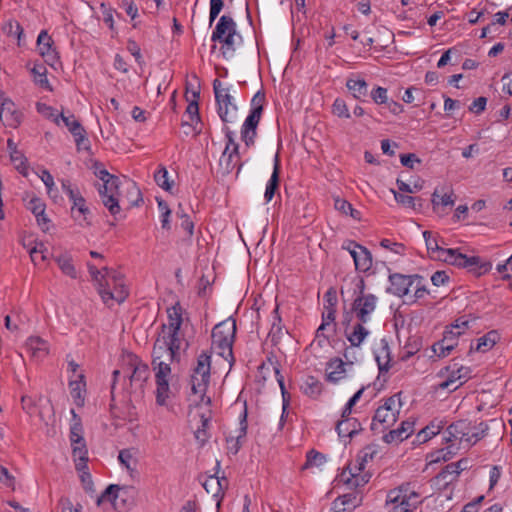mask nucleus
<instances>
[{
  "mask_svg": "<svg viewBox=\"0 0 512 512\" xmlns=\"http://www.w3.org/2000/svg\"><path fill=\"white\" fill-rule=\"evenodd\" d=\"M87 266H88V270H89V273H90L93 281L97 285L98 291L101 286L102 287L109 286L110 279H111V276L114 273V271L109 270L107 267H104L102 270L105 272V274H102V271L99 270L93 264L88 263Z\"/></svg>",
  "mask_w": 512,
  "mask_h": 512,
  "instance_id": "38",
  "label": "nucleus"
},
{
  "mask_svg": "<svg viewBox=\"0 0 512 512\" xmlns=\"http://www.w3.org/2000/svg\"><path fill=\"white\" fill-rule=\"evenodd\" d=\"M11 162L14 164L15 168L23 175L27 174V159L23 155L21 151H14V153L10 154Z\"/></svg>",
  "mask_w": 512,
  "mask_h": 512,
  "instance_id": "52",
  "label": "nucleus"
},
{
  "mask_svg": "<svg viewBox=\"0 0 512 512\" xmlns=\"http://www.w3.org/2000/svg\"><path fill=\"white\" fill-rule=\"evenodd\" d=\"M128 364L132 368L129 376L131 385L136 384L139 388H143L144 383L148 380L150 371L147 364L143 363L136 355H128Z\"/></svg>",
  "mask_w": 512,
  "mask_h": 512,
  "instance_id": "20",
  "label": "nucleus"
},
{
  "mask_svg": "<svg viewBox=\"0 0 512 512\" xmlns=\"http://www.w3.org/2000/svg\"><path fill=\"white\" fill-rule=\"evenodd\" d=\"M360 502V498L356 493H348L342 496H339L332 503V511L333 512H352Z\"/></svg>",
  "mask_w": 512,
  "mask_h": 512,
  "instance_id": "30",
  "label": "nucleus"
},
{
  "mask_svg": "<svg viewBox=\"0 0 512 512\" xmlns=\"http://www.w3.org/2000/svg\"><path fill=\"white\" fill-rule=\"evenodd\" d=\"M261 117L262 114H260L258 111H250L242 125L241 138L247 147L253 145L255 142L257 127Z\"/></svg>",
  "mask_w": 512,
  "mask_h": 512,
  "instance_id": "21",
  "label": "nucleus"
},
{
  "mask_svg": "<svg viewBox=\"0 0 512 512\" xmlns=\"http://www.w3.org/2000/svg\"><path fill=\"white\" fill-rule=\"evenodd\" d=\"M274 314V322L272 324L270 335L272 337V340L275 339V337H280L282 335V326H281V317L279 315V308L276 306V308L273 311Z\"/></svg>",
  "mask_w": 512,
  "mask_h": 512,
  "instance_id": "62",
  "label": "nucleus"
},
{
  "mask_svg": "<svg viewBox=\"0 0 512 512\" xmlns=\"http://www.w3.org/2000/svg\"><path fill=\"white\" fill-rule=\"evenodd\" d=\"M265 102V93L262 91H258L251 99V109L250 111L263 113V104Z\"/></svg>",
  "mask_w": 512,
  "mask_h": 512,
  "instance_id": "64",
  "label": "nucleus"
},
{
  "mask_svg": "<svg viewBox=\"0 0 512 512\" xmlns=\"http://www.w3.org/2000/svg\"><path fill=\"white\" fill-rule=\"evenodd\" d=\"M56 262H57L59 268L61 269V271L65 275H67L73 279L77 278V271L72 262V257L70 255L62 254L56 258Z\"/></svg>",
  "mask_w": 512,
  "mask_h": 512,
  "instance_id": "45",
  "label": "nucleus"
},
{
  "mask_svg": "<svg viewBox=\"0 0 512 512\" xmlns=\"http://www.w3.org/2000/svg\"><path fill=\"white\" fill-rule=\"evenodd\" d=\"M497 339L498 333L496 331H490L477 340L475 347L471 345L470 350L487 351L496 344Z\"/></svg>",
  "mask_w": 512,
  "mask_h": 512,
  "instance_id": "44",
  "label": "nucleus"
},
{
  "mask_svg": "<svg viewBox=\"0 0 512 512\" xmlns=\"http://www.w3.org/2000/svg\"><path fill=\"white\" fill-rule=\"evenodd\" d=\"M364 324L365 323H361L359 321L354 325L352 332L346 334V337L352 347H359L370 334L369 330L364 327Z\"/></svg>",
  "mask_w": 512,
  "mask_h": 512,
  "instance_id": "42",
  "label": "nucleus"
},
{
  "mask_svg": "<svg viewBox=\"0 0 512 512\" xmlns=\"http://www.w3.org/2000/svg\"><path fill=\"white\" fill-rule=\"evenodd\" d=\"M37 111L48 119H52L57 125L59 124V115L55 109L44 103H37Z\"/></svg>",
  "mask_w": 512,
  "mask_h": 512,
  "instance_id": "60",
  "label": "nucleus"
},
{
  "mask_svg": "<svg viewBox=\"0 0 512 512\" xmlns=\"http://www.w3.org/2000/svg\"><path fill=\"white\" fill-rule=\"evenodd\" d=\"M120 180L117 176L107 178L98 187V193L101 198L103 205L109 210L112 216H116L120 213L121 208L118 200Z\"/></svg>",
  "mask_w": 512,
  "mask_h": 512,
  "instance_id": "13",
  "label": "nucleus"
},
{
  "mask_svg": "<svg viewBox=\"0 0 512 512\" xmlns=\"http://www.w3.org/2000/svg\"><path fill=\"white\" fill-rule=\"evenodd\" d=\"M37 48L44 61L51 67L59 63V55L54 47V41L47 31L42 30L37 38Z\"/></svg>",
  "mask_w": 512,
  "mask_h": 512,
  "instance_id": "17",
  "label": "nucleus"
},
{
  "mask_svg": "<svg viewBox=\"0 0 512 512\" xmlns=\"http://www.w3.org/2000/svg\"><path fill=\"white\" fill-rule=\"evenodd\" d=\"M62 121L64 125L68 128L71 134L75 138V143L78 149L84 148L88 149L89 141L86 137V132L80 122L75 118L73 114L69 116H65L64 114L59 115V121Z\"/></svg>",
  "mask_w": 512,
  "mask_h": 512,
  "instance_id": "19",
  "label": "nucleus"
},
{
  "mask_svg": "<svg viewBox=\"0 0 512 512\" xmlns=\"http://www.w3.org/2000/svg\"><path fill=\"white\" fill-rule=\"evenodd\" d=\"M87 462L85 461V467L82 469H76L80 473V480L83 488L86 492H94V485L91 474L88 471Z\"/></svg>",
  "mask_w": 512,
  "mask_h": 512,
  "instance_id": "54",
  "label": "nucleus"
},
{
  "mask_svg": "<svg viewBox=\"0 0 512 512\" xmlns=\"http://www.w3.org/2000/svg\"><path fill=\"white\" fill-rule=\"evenodd\" d=\"M371 99L377 105L386 104L389 100L386 88L377 86L370 92Z\"/></svg>",
  "mask_w": 512,
  "mask_h": 512,
  "instance_id": "57",
  "label": "nucleus"
},
{
  "mask_svg": "<svg viewBox=\"0 0 512 512\" xmlns=\"http://www.w3.org/2000/svg\"><path fill=\"white\" fill-rule=\"evenodd\" d=\"M239 420H240V423H239L240 426L237 430V435L229 436L226 438L228 451L230 453H232L233 455L238 453V451L240 450V448L242 446L241 439H244L247 434L248 424H247L246 403H244V409H243L242 413L240 414Z\"/></svg>",
  "mask_w": 512,
  "mask_h": 512,
  "instance_id": "25",
  "label": "nucleus"
},
{
  "mask_svg": "<svg viewBox=\"0 0 512 512\" xmlns=\"http://www.w3.org/2000/svg\"><path fill=\"white\" fill-rule=\"evenodd\" d=\"M361 430V423L356 418L340 419L336 424V431L339 437L352 438Z\"/></svg>",
  "mask_w": 512,
  "mask_h": 512,
  "instance_id": "32",
  "label": "nucleus"
},
{
  "mask_svg": "<svg viewBox=\"0 0 512 512\" xmlns=\"http://www.w3.org/2000/svg\"><path fill=\"white\" fill-rule=\"evenodd\" d=\"M423 237L427 251L432 258H434V255L440 254V251L444 249L439 245L437 237L431 231H424Z\"/></svg>",
  "mask_w": 512,
  "mask_h": 512,
  "instance_id": "48",
  "label": "nucleus"
},
{
  "mask_svg": "<svg viewBox=\"0 0 512 512\" xmlns=\"http://www.w3.org/2000/svg\"><path fill=\"white\" fill-rule=\"evenodd\" d=\"M4 32L14 39L18 40V44H21V36L23 35V28L18 21L9 20L3 27Z\"/></svg>",
  "mask_w": 512,
  "mask_h": 512,
  "instance_id": "49",
  "label": "nucleus"
},
{
  "mask_svg": "<svg viewBox=\"0 0 512 512\" xmlns=\"http://www.w3.org/2000/svg\"><path fill=\"white\" fill-rule=\"evenodd\" d=\"M365 287L364 279L360 278L356 283L354 289L356 296L351 305V311L361 323H367L370 320V315L375 311L378 301L374 294L365 293Z\"/></svg>",
  "mask_w": 512,
  "mask_h": 512,
  "instance_id": "9",
  "label": "nucleus"
},
{
  "mask_svg": "<svg viewBox=\"0 0 512 512\" xmlns=\"http://www.w3.org/2000/svg\"><path fill=\"white\" fill-rule=\"evenodd\" d=\"M72 213H74L75 210L79 212L80 215L83 216V221L86 223V225H90V222L87 221V215L90 214V210L86 205V200L84 197L75 199V202L72 205Z\"/></svg>",
  "mask_w": 512,
  "mask_h": 512,
  "instance_id": "59",
  "label": "nucleus"
},
{
  "mask_svg": "<svg viewBox=\"0 0 512 512\" xmlns=\"http://www.w3.org/2000/svg\"><path fill=\"white\" fill-rule=\"evenodd\" d=\"M469 468V460L461 459L457 462L447 464L441 472L436 476L438 482H443L444 486L452 483L459 474Z\"/></svg>",
  "mask_w": 512,
  "mask_h": 512,
  "instance_id": "22",
  "label": "nucleus"
},
{
  "mask_svg": "<svg viewBox=\"0 0 512 512\" xmlns=\"http://www.w3.org/2000/svg\"><path fill=\"white\" fill-rule=\"evenodd\" d=\"M355 269L360 272H367L371 269L373 258L371 252L365 247H359L358 255H354Z\"/></svg>",
  "mask_w": 512,
  "mask_h": 512,
  "instance_id": "37",
  "label": "nucleus"
},
{
  "mask_svg": "<svg viewBox=\"0 0 512 512\" xmlns=\"http://www.w3.org/2000/svg\"><path fill=\"white\" fill-rule=\"evenodd\" d=\"M168 313V325L162 326V333L166 332H179L183 319H182V307L179 303L175 304L167 310Z\"/></svg>",
  "mask_w": 512,
  "mask_h": 512,
  "instance_id": "33",
  "label": "nucleus"
},
{
  "mask_svg": "<svg viewBox=\"0 0 512 512\" xmlns=\"http://www.w3.org/2000/svg\"><path fill=\"white\" fill-rule=\"evenodd\" d=\"M434 259L458 268H465L476 276L486 274L492 269L490 261H484L479 256H467L458 248H444L440 254L434 255Z\"/></svg>",
  "mask_w": 512,
  "mask_h": 512,
  "instance_id": "2",
  "label": "nucleus"
},
{
  "mask_svg": "<svg viewBox=\"0 0 512 512\" xmlns=\"http://www.w3.org/2000/svg\"><path fill=\"white\" fill-rule=\"evenodd\" d=\"M204 489L217 497L221 494V487H219V477L216 475L209 476L203 483Z\"/></svg>",
  "mask_w": 512,
  "mask_h": 512,
  "instance_id": "53",
  "label": "nucleus"
},
{
  "mask_svg": "<svg viewBox=\"0 0 512 512\" xmlns=\"http://www.w3.org/2000/svg\"><path fill=\"white\" fill-rule=\"evenodd\" d=\"M346 87L350 94L359 101H365V98L368 96V83L359 76L351 75L346 80Z\"/></svg>",
  "mask_w": 512,
  "mask_h": 512,
  "instance_id": "28",
  "label": "nucleus"
},
{
  "mask_svg": "<svg viewBox=\"0 0 512 512\" xmlns=\"http://www.w3.org/2000/svg\"><path fill=\"white\" fill-rule=\"evenodd\" d=\"M332 113L339 118L348 119L351 117L346 102L341 98L335 99L332 105Z\"/></svg>",
  "mask_w": 512,
  "mask_h": 512,
  "instance_id": "55",
  "label": "nucleus"
},
{
  "mask_svg": "<svg viewBox=\"0 0 512 512\" xmlns=\"http://www.w3.org/2000/svg\"><path fill=\"white\" fill-rule=\"evenodd\" d=\"M1 122L11 128H16L21 122V113L10 99H3L0 109Z\"/></svg>",
  "mask_w": 512,
  "mask_h": 512,
  "instance_id": "26",
  "label": "nucleus"
},
{
  "mask_svg": "<svg viewBox=\"0 0 512 512\" xmlns=\"http://www.w3.org/2000/svg\"><path fill=\"white\" fill-rule=\"evenodd\" d=\"M446 423L442 420L434 419L426 427H424L416 436L419 443L427 442L433 436L440 433Z\"/></svg>",
  "mask_w": 512,
  "mask_h": 512,
  "instance_id": "39",
  "label": "nucleus"
},
{
  "mask_svg": "<svg viewBox=\"0 0 512 512\" xmlns=\"http://www.w3.org/2000/svg\"><path fill=\"white\" fill-rule=\"evenodd\" d=\"M99 295L105 304H109L110 301L121 303L128 296V289L122 282L120 276L114 272L111 276L109 286H101L99 288Z\"/></svg>",
  "mask_w": 512,
  "mask_h": 512,
  "instance_id": "15",
  "label": "nucleus"
},
{
  "mask_svg": "<svg viewBox=\"0 0 512 512\" xmlns=\"http://www.w3.org/2000/svg\"><path fill=\"white\" fill-rule=\"evenodd\" d=\"M460 335H462V331L446 329L443 339L433 345V351L438 355V357H446L457 346V339Z\"/></svg>",
  "mask_w": 512,
  "mask_h": 512,
  "instance_id": "24",
  "label": "nucleus"
},
{
  "mask_svg": "<svg viewBox=\"0 0 512 512\" xmlns=\"http://www.w3.org/2000/svg\"><path fill=\"white\" fill-rule=\"evenodd\" d=\"M380 246L386 250H389L395 254L403 255L405 253V245L402 243L394 242L390 239H382Z\"/></svg>",
  "mask_w": 512,
  "mask_h": 512,
  "instance_id": "58",
  "label": "nucleus"
},
{
  "mask_svg": "<svg viewBox=\"0 0 512 512\" xmlns=\"http://www.w3.org/2000/svg\"><path fill=\"white\" fill-rule=\"evenodd\" d=\"M239 163V145H234L232 150L224 149L219 159V172L222 176L230 174Z\"/></svg>",
  "mask_w": 512,
  "mask_h": 512,
  "instance_id": "27",
  "label": "nucleus"
},
{
  "mask_svg": "<svg viewBox=\"0 0 512 512\" xmlns=\"http://www.w3.org/2000/svg\"><path fill=\"white\" fill-rule=\"evenodd\" d=\"M379 372H387L390 369V351L387 344H385L380 353L376 355Z\"/></svg>",
  "mask_w": 512,
  "mask_h": 512,
  "instance_id": "50",
  "label": "nucleus"
},
{
  "mask_svg": "<svg viewBox=\"0 0 512 512\" xmlns=\"http://www.w3.org/2000/svg\"><path fill=\"white\" fill-rule=\"evenodd\" d=\"M210 370L211 353L207 350L202 351L197 357L196 366L193 368L190 378L189 401L195 406L210 405L211 403L210 397L206 395L210 383Z\"/></svg>",
  "mask_w": 512,
  "mask_h": 512,
  "instance_id": "1",
  "label": "nucleus"
},
{
  "mask_svg": "<svg viewBox=\"0 0 512 512\" xmlns=\"http://www.w3.org/2000/svg\"><path fill=\"white\" fill-rule=\"evenodd\" d=\"M414 431V421H402L397 429L390 430L383 436L384 442L390 444L393 442H402L407 439Z\"/></svg>",
  "mask_w": 512,
  "mask_h": 512,
  "instance_id": "29",
  "label": "nucleus"
},
{
  "mask_svg": "<svg viewBox=\"0 0 512 512\" xmlns=\"http://www.w3.org/2000/svg\"><path fill=\"white\" fill-rule=\"evenodd\" d=\"M279 174H280V158L279 155L276 154L274 158V167L272 175L266 185L264 198L266 202H270L272 198L275 195V192L277 191L279 187Z\"/></svg>",
  "mask_w": 512,
  "mask_h": 512,
  "instance_id": "34",
  "label": "nucleus"
},
{
  "mask_svg": "<svg viewBox=\"0 0 512 512\" xmlns=\"http://www.w3.org/2000/svg\"><path fill=\"white\" fill-rule=\"evenodd\" d=\"M300 388L305 395L316 399L322 393L323 384L316 377L307 376Z\"/></svg>",
  "mask_w": 512,
  "mask_h": 512,
  "instance_id": "40",
  "label": "nucleus"
},
{
  "mask_svg": "<svg viewBox=\"0 0 512 512\" xmlns=\"http://www.w3.org/2000/svg\"><path fill=\"white\" fill-rule=\"evenodd\" d=\"M347 470L349 471L350 476L345 478L344 481L350 487H362L369 482L370 474H362V471L355 469V466L352 465H349Z\"/></svg>",
  "mask_w": 512,
  "mask_h": 512,
  "instance_id": "41",
  "label": "nucleus"
},
{
  "mask_svg": "<svg viewBox=\"0 0 512 512\" xmlns=\"http://www.w3.org/2000/svg\"><path fill=\"white\" fill-rule=\"evenodd\" d=\"M211 40L222 43V53L226 57L232 56L235 46L242 41V37L236 30V23L232 17L223 15L220 17L212 32Z\"/></svg>",
  "mask_w": 512,
  "mask_h": 512,
  "instance_id": "5",
  "label": "nucleus"
},
{
  "mask_svg": "<svg viewBox=\"0 0 512 512\" xmlns=\"http://www.w3.org/2000/svg\"><path fill=\"white\" fill-rule=\"evenodd\" d=\"M236 334V321L228 318L217 325L212 330V349L226 360L233 358L232 346Z\"/></svg>",
  "mask_w": 512,
  "mask_h": 512,
  "instance_id": "6",
  "label": "nucleus"
},
{
  "mask_svg": "<svg viewBox=\"0 0 512 512\" xmlns=\"http://www.w3.org/2000/svg\"><path fill=\"white\" fill-rule=\"evenodd\" d=\"M448 373L447 379L439 384L440 389H451L456 390L462 384H464L470 377L471 370L466 366H458L457 363H453L445 368Z\"/></svg>",
  "mask_w": 512,
  "mask_h": 512,
  "instance_id": "16",
  "label": "nucleus"
},
{
  "mask_svg": "<svg viewBox=\"0 0 512 512\" xmlns=\"http://www.w3.org/2000/svg\"><path fill=\"white\" fill-rule=\"evenodd\" d=\"M181 340L179 332H164L158 337L153 347V362H161L165 360L170 364L180 361Z\"/></svg>",
  "mask_w": 512,
  "mask_h": 512,
  "instance_id": "8",
  "label": "nucleus"
},
{
  "mask_svg": "<svg viewBox=\"0 0 512 512\" xmlns=\"http://www.w3.org/2000/svg\"><path fill=\"white\" fill-rule=\"evenodd\" d=\"M31 73L34 78V82L42 88L51 89L49 85V81L47 79V69L44 65L38 64L34 65L31 69Z\"/></svg>",
  "mask_w": 512,
  "mask_h": 512,
  "instance_id": "47",
  "label": "nucleus"
},
{
  "mask_svg": "<svg viewBox=\"0 0 512 512\" xmlns=\"http://www.w3.org/2000/svg\"><path fill=\"white\" fill-rule=\"evenodd\" d=\"M418 498L419 495L416 492L401 486L389 491L386 504L390 507L389 512H410L418 504Z\"/></svg>",
  "mask_w": 512,
  "mask_h": 512,
  "instance_id": "11",
  "label": "nucleus"
},
{
  "mask_svg": "<svg viewBox=\"0 0 512 512\" xmlns=\"http://www.w3.org/2000/svg\"><path fill=\"white\" fill-rule=\"evenodd\" d=\"M388 280L390 285L387 287L386 292L397 297H404L409 293V288L414 285L415 281H418V284H420L423 281V277L417 274L390 273Z\"/></svg>",
  "mask_w": 512,
  "mask_h": 512,
  "instance_id": "14",
  "label": "nucleus"
},
{
  "mask_svg": "<svg viewBox=\"0 0 512 512\" xmlns=\"http://www.w3.org/2000/svg\"><path fill=\"white\" fill-rule=\"evenodd\" d=\"M137 491L134 486L110 484L97 499V505L103 501L112 503L115 510L125 512L131 509L135 502Z\"/></svg>",
  "mask_w": 512,
  "mask_h": 512,
  "instance_id": "7",
  "label": "nucleus"
},
{
  "mask_svg": "<svg viewBox=\"0 0 512 512\" xmlns=\"http://www.w3.org/2000/svg\"><path fill=\"white\" fill-rule=\"evenodd\" d=\"M213 91L220 119L224 123H233L237 116V106L233 102L230 89L228 87H223L222 82L219 79H215L213 81Z\"/></svg>",
  "mask_w": 512,
  "mask_h": 512,
  "instance_id": "10",
  "label": "nucleus"
},
{
  "mask_svg": "<svg viewBox=\"0 0 512 512\" xmlns=\"http://www.w3.org/2000/svg\"><path fill=\"white\" fill-rule=\"evenodd\" d=\"M334 207L337 211L343 213L344 215H350L353 219L359 220L361 218V213L354 209L347 200L336 198L334 200Z\"/></svg>",
  "mask_w": 512,
  "mask_h": 512,
  "instance_id": "46",
  "label": "nucleus"
},
{
  "mask_svg": "<svg viewBox=\"0 0 512 512\" xmlns=\"http://www.w3.org/2000/svg\"><path fill=\"white\" fill-rule=\"evenodd\" d=\"M362 453H363V455L358 456V458L356 460V464L354 465L355 469H357L359 471H363L364 470L365 463L367 462L368 459H372L373 458V455H374L375 451L371 447H366L362 451Z\"/></svg>",
  "mask_w": 512,
  "mask_h": 512,
  "instance_id": "63",
  "label": "nucleus"
},
{
  "mask_svg": "<svg viewBox=\"0 0 512 512\" xmlns=\"http://www.w3.org/2000/svg\"><path fill=\"white\" fill-rule=\"evenodd\" d=\"M401 407V392L385 399L375 411L371 430L381 433L393 426L398 419Z\"/></svg>",
  "mask_w": 512,
  "mask_h": 512,
  "instance_id": "4",
  "label": "nucleus"
},
{
  "mask_svg": "<svg viewBox=\"0 0 512 512\" xmlns=\"http://www.w3.org/2000/svg\"><path fill=\"white\" fill-rule=\"evenodd\" d=\"M153 369L155 371V381H156V403L159 406H165L167 404V400L170 398L171 390L169 386L168 377L171 374L170 363L161 360V362H153Z\"/></svg>",
  "mask_w": 512,
  "mask_h": 512,
  "instance_id": "12",
  "label": "nucleus"
},
{
  "mask_svg": "<svg viewBox=\"0 0 512 512\" xmlns=\"http://www.w3.org/2000/svg\"><path fill=\"white\" fill-rule=\"evenodd\" d=\"M26 349L34 358L42 359L48 354V343L38 336H32L26 341Z\"/></svg>",
  "mask_w": 512,
  "mask_h": 512,
  "instance_id": "35",
  "label": "nucleus"
},
{
  "mask_svg": "<svg viewBox=\"0 0 512 512\" xmlns=\"http://www.w3.org/2000/svg\"><path fill=\"white\" fill-rule=\"evenodd\" d=\"M393 194H394V198L395 200L405 206V207H409V208H413V209H416V201L417 200H420L419 198H415V197H412V196H408V195H404V194H401L395 190H392Z\"/></svg>",
  "mask_w": 512,
  "mask_h": 512,
  "instance_id": "61",
  "label": "nucleus"
},
{
  "mask_svg": "<svg viewBox=\"0 0 512 512\" xmlns=\"http://www.w3.org/2000/svg\"><path fill=\"white\" fill-rule=\"evenodd\" d=\"M326 461L325 456L315 450H310L306 456V463L303 468L321 466Z\"/></svg>",
  "mask_w": 512,
  "mask_h": 512,
  "instance_id": "56",
  "label": "nucleus"
},
{
  "mask_svg": "<svg viewBox=\"0 0 512 512\" xmlns=\"http://www.w3.org/2000/svg\"><path fill=\"white\" fill-rule=\"evenodd\" d=\"M70 441L76 469L85 467V461H88V451L83 435L70 432Z\"/></svg>",
  "mask_w": 512,
  "mask_h": 512,
  "instance_id": "23",
  "label": "nucleus"
},
{
  "mask_svg": "<svg viewBox=\"0 0 512 512\" xmlns=\"http://www.w3.org/2000/svg\"><path fill=\"white\" fill-rule=\"evenodd\" d=\"M488 430L485 422H472L467 419L458 420L450 424L446 430L447 436L444 437L446 442L459 440L468 446L476 444L482 439Z\"/></svg>",
  "mask_w": 512,
  "mask_h": 512,
  "instance_id": "3",
  "label": "nucleus"
},
{
  "mask_svg": "<svg viewBox=\"0 0 512 512\" xmlns=\"http://www.w3.org/2000/svg\"><path fill=\"white\" fill-rule=\"evenodd\" d=\"M79 380H71L69 382L70 394L74 399L76 405L82 406L84 404V396L82 395V391L85 387L84 375L80 374Z\"/></svg>",
  "mask_w": 512,
  "mask_h": 512,
  "instance_id": "43",
  "label": "nucleus"
},
{
  "mask_svg": "<svg viewBox=\"0 0 512 512\" xmlns=\"http://www.w3.org/2000/svg\"><path fill=\"white\" fill-rule=\"evenodd\" d=\"M154 180L159 187L165 191H170L172 183L168 179V171L164 166H160L154 174Z\"/></svg>",
  "mask_w": 512,
  "mask_h": 512,
  "instance_id": "51",
  "label": "nucleus"
},
{
  "mask_svg": "<svg viewBox=\"0 0 512 512\" xmlns=\"http://www.w3.org/2000/svg\"><path fill=\"white\" fill-rule=\"evenodd\" d=\"M346 363L341 358H333L327 363L326 380L331 383H337L345 378Z\"/></svg>",
  "mask_w": 512,
  "mask_h": 512,
  "instance_id": "31",
  "label": "nucleus"
},
{
  "mask_svg": "<svg viewBox=\"0 0 512 512\" xmlns=\"http://www.w3.org/2000/svg\"><path fill=\"white\" fill-rule=\"evenodd\" d=\"M431 202L435 211L439 208V206H453L455 204L454 193L452 190L448 192L445 191L444 187H436L432 194Z\"/></svg>",
  "mask_w": 512,
  "mask_h": 512,
  "instance_id": "36",
  "label": "nucleus"
},
{
  "mask_svg": "<svg viewBox=\"0 0 512 512\" xmlns=\"http://www.w3.org/2000/svg\"><path fill=\"white\" fill-rule=\"evenodd\" d=\"M193 99L189 102L187 108H186V114L189 117V120L183 121L182 126L188 127L189 131H185V134L188 135L190 133H193L194 135H199L202 132V124H201V118L199 115V105H198V98L200 96L199 91H194L192 93Z\"/></svg>",
  "mask_w": 512,
  "mask_h": 512,
  "instance_id": "18",
  "label": "nucleus"
}]
</instances>
